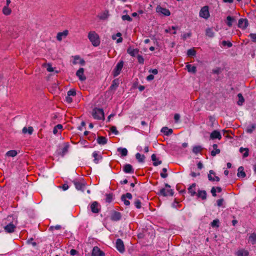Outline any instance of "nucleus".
I'll return each mask as SVG.
<instances>
[{
	"mask_svg": "<svg viewBox=\"0 0 256 256\" xmlns=\"http://www.w3.org/2000/svg\"><path fill=\"white\" fill-rule=\"evenodd\" d=\"M13 219L14 218L12 216H9L7 217L6 220H8L10 222L7 224L6 222H4V224L6 225L4 226V230L8 233H12L14 232L16 228V224L17 222H16L15 224H14Z\"/></svg>",
	"mask_w": 256,
	"mask_h": 256,
	"instance_id": "nucleus-1",
	"label": "nucleus"
},
{
	"mask_svg": "<svg viewBox=\"0 0 256 256\" xmlns=\"http://www.w3.org/2000/svg\"><path fill=\"white\" fill-rule=\"evenodd\" d=\"M88 38L94 46H97L100 44V37L94 31H90L89 32Z\"/></svg>",
	"mask_w": 256,
	"mask_h": 256,
	"instance_id": "nucleus-2",
	"label": "nucleus"
},
{
	"mask_svg": "<svg viewBox=\"0 0 256 256\" xmlns=\"http://www.w3.org/2000/svg\"><path fill=\"white\" fill-rule=\"evenodd\" d=\"M92 115L94 118L97 120H104V112L102 108H95L92 110Z\"/></svg>",
	"mask_w": 256,
	"mask_h": 256,
	"instance_id": "nucleus-3",
	"label": "nucleus"
},
{
	"mask_svg": "<svg viewBox=\"0 0 256 256\" xmlns=\"http://www.w3.org/2000/svg\"><path fill=\"white\" fill-rule=\"evenodd\" d=\"M200 16L205 19H207L210 16L208 8V6L202 7L200 12Z\"/></svg>",
	"mask_w": 256,
	"mask_h": 256,
	"instance_id": "nucleus-4",
	"label": "nucleus"
},
{
	"mask_svg": "<svg viewBox=\"0 0 256 256\" xmlns=\"http://www.w3.org/2000/svg\"><path fill=\"white\" fill-rule=\"evenodd\" d=\"M116 249L121 253H122L124 252V242L122 240L118 238L116 240Z\"/></svg>",
	"mask_w": 256,
	"mask_h": 256,
	"instance_id": "nucleus-5",
	"label": "nucleus"
},
{
	"mask_svg": "<svg viewBox=\"0 0 256 256\" xmlns=\"http://www.w3.org/2000/svg\"><path fill=\"white\" fill-rule=\"evenodd\" d=\"M123 66V61H120L117 64L113 72L114 76H116L120 74Z\"/></svg>",
	"mask_w": 256,
	"mask_h": 256,
	"instance_id": "nucleus-6",
	"label": "nucleus"
},
{
	"mask_svg": "<svg viewBox=\"0 0 256 256\" xmlns=\"http://www.w3.org/2000/svg\"><path fill=\"white\" fill-rule=\"evenodd\" d=\"M90 208L93 213H98L100 210V206L97 202H94Z\"/></svg>",
	"mask_w": 256,
	"mask_h": 256,
	"instance_id": "nucleus-7",
	"label": "nucleus"
},
{
	"mask_svg": "<svg viewBox=\"0 0 256 256\" xmlns=\"http://www.w3.org/2000/svg\"><path fill=\"white\" fill-rule=\"evenodd\" d=\"M208 180L212 182H219L220 180V178L216 176L215 172L212 170H210L209 171V174H208Z\"/></svg>",
	"mask_w": 256,
	"mask_h": 256,
	"instance_id": "nucleus-8",
	"label": "nucleus"
},
{
	"mask_svg": "<svg viewBox=\"0 0 256 256\" xmlns=\"http://www.w3.org/2000/svg\"><path fill=\"white\" fill-rule=\"evenodd\" d=\"M92 256H105V254L98 246H94L92 250Z\"/></svg>",
	"mask_w": 256,
	"mask_h": 256,
	"instance_id": "nucleus-9",
	"label": "nucleus"
},
{
	"mask_svg": "<svg viewBox=\"0 0 256 256\" xmlns=\"http://www.w3.org/2000/svg\"><path fill=\"white\" fill-rule=\"evenodd\" d=\"M84 68H80L79 70L76 72V75L79 78V80L81 81H84L86 80V76H84Z\"/></svg>",
	"mask_w": 256,
	"mask_h": 256,
	"instance_id": "nucleus-10",
	"label": "nucleus"
},
{
	"mask_svg": "<svg viewBox=\"0 0 256 256\" xmlns=\"http://www.w3.org/2000/svg\"><path fill=\"white\" fill-rule=\"evenodd\" d=\"M156 12L162 14L164 15L168 16L170 15V12L168 9L163 8L160 6L156 8Z\"/></svg>",
	"mask_w": 256,
	"mask_h": 256,
	"instance_id": "nucleus-11",
	"label": "nucleus"
},
{
	"mask_svg": "<svg viewBox=\"0 0 256 256\" xmlns=\"http://www.w3.org/2000/svg\"><path fill=\"white\" fill-rule=\"evenodd\" d=\"M248 26V20L246 19L240 18L238 20V26L245 29Z\"/></svg>",
	"mask_w": 256,
	"mask_h": 256,
	"instance_id": "nucleus-12",
	"label": "nucleus"
},
{
	"mask_svg": "<svg viewBox=\"0 0 256 256\" xmlns=\"http://www.w3.org/2000/svg\"><path fill=\"white\" fill-rule=\"evenodd\" d=\"M110 218L114 221L119 220L121 218V214L120 212L114 211L112 214Z\"/></svg>",
	"mask_w": 256,
	"mask_h": 256,
	"instance_id": "nucleus-13",
	"label": "nucleus"
},
{
	"mask_svg": "<svg viewBox=\"0 0 256 256\" xmlns=\"http://www.w3.org/2000/svg\"><path fill=\"white\" fill-rule=\"evenodd\" d=\"M68 34V30H64L62 32H58L56 36V38L58 40L61 41L63 38H65Z\"/></svg>",
	"mask_w": 256,
	"mask_h": 256,
	"instance_id": "nucleus-14",
	"label": "nucleus"
},
{
	"mask_svg": "<svg viewBox=\"0 0 256 256\" xmlns=\"http://www.w3.org/2000/svg\"><path fill=\"white\" fill-rule=\"evenodd\" d=\"M74 183L77 190H81L82 192L86 188V185L84 184L77 181H74Z\"/></svg>",
	"mask_w": 256,
	"mask_h": 256,
	"instance_id": "nucleus-15",
	"label": "nucleus"
},
{
	"mask_svg": "<svg viewBox=\"0 0 256 256\" xmlns=\"http://www.w3.org/2000/svg\"><path fill=\"white\" fill-rule=\"evenodd\" d=\"M210 138L211 139L218 138L220 140L222 136L219 132L217 130H214L211 133Z\"/></svg>",
	"mask_w": 256,
	"mask_h": 256,
	"instance_id": "nucleus-16",
	"label": "nucleus"
},
{
	"mask_svg": "<svg viewBox=\"0 0 256 256\" xmlns=\"http://www.w3.org/2000/svg\"><path fill=\"white\" fill-rule=\"evenodd\" d=\"M74 60L73 62V64H78V60H80L79 64H80L82 66H84L85 64V61L83 60L80 58V57L78 56H74Z\"/></svg>",
	"mask_w": 256,
	"mask_h": 256,
	"instance_id": "nucleus-17",
	"label": "nucleus"
},
{
	"mask_svg": "<svg viewBox=\"0 0 256 256\" xmlns=\"http://www.w3.org/2000/svg\"><path fill=\"white\" fill-rule=\"evenodd\" d=\"M124 171L126 173H132L134 172V170L132 165L130 164H126L124 166Z\"/></svg>",
	"mask_w": 256,
	"mask_h": 256,
	"instance_id": "nucleus-18",
	"label": "nucleus"
},
{
	"mask_svg": "<svg viewBox=\"0 0 256 256\" xmlns=\"http://www.w3.org/2000/svg\"><path fill=\"white\" fill-rule=\"evenodd\" d=\"M119 84V80L118 79H115L112 81V83L110 88V90H115L118 87Z\"/></svg>",
	"mask_w": 256,
	"mask_h": 256,
	"instance_id": "nucleus-19",
	"label": "nucleus"
},
{
	"mask_svg": "<svg viewBox=\"0 0 256 256\" xmlns=\"http://www.w3.org/2000/svg\"><path fill=\"white\" fill-rule=\"evenodd\" d=\"M152 160L154 162L153 165L154 166H158V165L160 164L162 162L161 160H159L157 159L155 154H152Z\"/></svg>",
	"mask_w": 256,
	"mask_h": 256,
	"instance_id": "nucleus-20",
	"label": "nucleus"
},
{
	"mask_svg": "<svg viewBox=\"0 0 256 256\" xmlns=\"http://www.w3.org/2000/svg\"><path fill=\"white\" fill-rule=\"evenodd\" d=\"M97 142L100 144H105L107 143V138L102 136H98L97 138Z\"/></svg>",
	"mask_w": 256,
	"mask_h": 256,
	"instance_id": "nucleus-21",
	"label": "nucleus"
},
{
	"mask_svg": "<svg viewBox=\"0 0 256 256\" xmlns=\"http://www.w3.org/2000/svg\"><path fill=\"white\" fill-rule=\"evenodd\" d=\"M248 242L252 244H254L256 243V233H252L250 236Z\"/></svg>",
	"mask_w": 256,
	"mask_h": 256,
	"instance_id": "nucleus-22",
	"label": "nucleus"
},
{
	"mask_svg": "<svg viewBox=\"0 0 256 256\" xmlns=\"http://www.w3.org/2000/svg\"><path fill=\"white\" fill-rule=\"evenodd\" d=\"M244 168L242 166H240L238 168V177L244 178L246 176L245 172L244 170Z\"/></svg>",
	"mask_w": 256,
	"mask_h": 256,
	"instance_id": "nucleus-23",
	"label": "nucleus"
},
{
	"mask_svg": "<svg viewBox=\"0 0 256 256\" xmlns=\"http://www.w3.org/2000/svg\"><path fill=\"white\" fill-rule=\"evenodd\" d=\"M196 186V184L195 183L192 184L188 189L189 192L191 194V196H194L196 194V192L195 190Z\"/></svg>",
	"mask_w": 256,
	"mask_h": 256,
	"instance_id": "nucleus-24",
	"label": "nucleus"
},
{
	"mask_svg": "<svg viewBox=\"0 0 256 256\" xmlns=\"http://www.w3.org/2000/svg\"><path fill=\"white\" fill-rule=\"evenodd\" d=\"M212 147H213L214 150H213L211 152V155L212 156H216V154H218L220 153V150L217 148L218 146L216 144H214L212 146Z\"/></svg>",
	"mask_w": 256,
	"mask_h": 256,
	"instance_id": "nucleus-25",
	"label": "nucleus"
},
{
	"mask_svg": "<svg viewBox=\"0 0 256 256\" xmlns=\"http://www.w3.org/2000/svg\"><path fill=\"white\" fill-rule=\"evenodd\" d=\"M197 196L198 197L202 198V199L203 200L206 198V192L205 190H198Z\"/></svg>",
	"mask_w": 256,
	"mask_h": 256,
	"instance_id": "nucleus-26",
	"label": "nucleus"
},
{
	"mask_svg": "<svg viewBox=\"0 0 256 256\" xmlns=\"http://www.w3.org/2000/svg\"><path fill=\"white\" fill-rule=\"evenodd\" d=\"M206 34L209 38H213L214 36V32L212 28H208L206 30Z\"/></svg>",
	"mask_w": 256,
	"mask_h": 256,
	"instance_id": "nucleus-27",
	"label": "nucleus"
},
{
	"mask_svg": "<svg viewBox=\"0 0 256 256\" xmlns=\"http://www.w3.org/2000/svg\"><path fill=\"white\" fill-rule=\"evenodd\" d=\"M161 131L166 136H169L172 133V130L167 127L162 128Z\"/></svg>",
	"mask_w": 256,
	"mask_h": 256,
	"instance_id": "nucleus-28",
	"label": "nucleus"
},
{
	"mask_svg": "<svg viewBox=\"0 0 256 256\" xmlns=\"http://www.w3.org/2000/svg\"><path fill=\"white\" fill-rule=\"evenodd\" d=\"M34 131V128L32 126H29L28 128L24 127L22 128V132L24 134L28 133L29 134H32Z\"/></svg>",
	"mask_w": 256,
	"mask_h": 256,
	"instance_id": "nucleus-29",
	"label": "nucleus"
},
{
	"mask_svg": "<svg viewBox=\"0 0 256 256\" xmlns=\"http://www.w3.org/2000/svg\"><path fill=\"white\" fill-rule=\"evenodd\" d=\"M136 158L140 162H144V161L145 156L140 153H137L136 154Z\"/></svg>",
	"mask_w": 256,
	"mask_h": 256,
	"instance_id": "nucleus-30",
	"label": "nucleus"
},
{
	"mask_svg": "<svg viewBox=\"0 0 256 256\" xmlns=\"http://www.w3.org/2000/svg\"><path fill=\"white\" fill-rule=\"evenodd\" d=\"M248 148H240V152H241V153H243L244 152L243 154V157L244 158H246L247 156H248Z\"/></svg>",
	"mask_w": 256,
	"mask_h": 256,
	"instance_id": "nucleus-31",
	"label": "nucleus"
},
{
	"mask_svg": "<svg viewBox=\"0 0 256 256\" xmlns=\"http://www.w3.org/2000/svg\"><path fill=\"white\" fill-rule=\"evenodd\" d=\"M118 151L120 153L122 156H125L128 154V150L126 148H119Z\"/></svg>",
	"mask_w": 256,
	"mask_h": 256,
	"instance_id": "nucleus-32",
	"label": "nucleus"
},
{
	"mask_svg": "<svg viewBox=\"0 0 256 256\" xmlns=\"http://www.w3.org/2000/svg\"><path fill=\"white\" fill-rule=\"evenodd\" d=\"M12 10L8 6H6L4 7L2 9V12L6 16L10 15L11 14Z\"/></svg>",
	"mask_w": 256,
	"mask_h": 256,
	"instance_id": "nucleus-33",
	"label": "nucleus"
},
{
	"mask_svg": "<svg viewBox=\"0 0 256 256\" xmlns=\"http://www.w3.org/2000/svg\"><path fill=\"white\" fill-rule=\"evenodd\" d=\"M186 67L188 72H190L194 74L196 73V67L195 66H192L190 64H188Z\"/></svg>",
	"mask_w": 256,
	"mask_h": 256,
	"instance_id": "nucleus-34",
	"label": "nucleus"
},
{
	"mask_svg": "<svg viewBox=\"0 0 256 256\" xmlns=\"http://www.w3.org/2000/svg\"><path fill=\"white\" fill-rule=\"evenodd\" d=\"M256 124H252L250 126H248L246 129V132L248 133L251 134L252 132L256 128Z\"/></svg>",
	"mask_w": 256,
	"mask_h": 256,
	"instance_id": "nucleus-35",
	"label": "nucleus"
},
{
	"mask_svg": "<svg viewBox=\"0 0 256 256\" xmlns=\"http://www.w3.org/2000/svg\"><path fill=\"white\" fill-rule=\"evenodd\" d=\"M238 104L242 106L244 102V98L241 94H238Z\"/></svg>",
	"mask_w": 256,
	"mask_h": 256,
	"instance_id": "nucleus-36",
	"label": "nucleus"
},
{
	"mask_svg": "<svg viewBox=\"0 0 256 256\" xmlns=\"http://www.w3.org/2000/svg\"><path fill=\"white\" fill-rule=\"evenodd\" d=\"M16 154H17V152L16 150H9L6 154V155L7 156H12V157L16 156Z\"/></svg>",
	"mask_w": 256,
	"mask_h": 256,
	"instance_id": "nucleus-37",
	"label": "nucleus"
},
{
	"mask_svg": "<svg viewBox=\"0 0 256 256\" xmlns=\"http://www.w3.org/2000/svg\"><path fill=\"white\" fill-rule=\"evenodd\" d=\"M248 254V252L246 250H240L238 252L237 256H247Z\"/></svg>",
	"mask_w": 256,
	"mask_h": 256,
	"instance_id": "nucleus-38",
	"label": "nucleus"
},
{
	"mask_svg": "<svg viewBox=\"0 0 256 256\" xmlns=\"http://www.w3.org/2000/svg\"><path fill=\"white\" fill-rule=\"evenodd\" d=\"M202 150V148L200 146H195L192 149V152L194 153L197 154L198 153L200 152Z\"/></svg>",
	"mask_w": 256,
	"mask_h": 256,
	"instance_id": "nucleus-39",
	"label": "nucleus"
},
{
	"mask_svg": "<svg viewBox=\"0 0 256 256\" xmlns=\"http://www.w3.org/2000/svg\"><path fill=\"white\" fill-rule=\"evenodd\" d=\"M108 11H104L100 16V18L101 20H105L108 18Z\"/></svg>",
	"mask_w": 256,
	"mask_h": 256,
	"instance_id": "nucleus-40",
	"label": "nucleus"
},
{
	"mask_svg": "<svg viewBox=\"0 0 256 256\" xmlns=\"http://www.w3.org/2000/svg\"><path fill=\"white\" fill-rule=\"evenodd\" d=\"M196 52L194 49H189L187 52V55L188 56H195Z\"/></svg>",
	"mask_w": 256,
	"mask_h": 256,
	"instance_id": "nucleus-41",
	"label": "nucleus"
},
{
	"mask_svg": "<svg viewBox=\"0 0 256 256\" xmlns=\"http://www.w3.org/2000/svg\"><path fill=\"white\" fill-rule=\"evenodd\" d=\"M62 128V124H58L54 126L53 130V133L56 134L58 133V130H61Z\"/></svg>",
	"mask_w": 256,
	"mask_h": 256,
	"instance_id": "nucleus-42",
	"label": "nucleus"
},
{
	"mask_svg": "<svg viewBox=\"0 0 256 256\" xmlns=\"http://www.w3.org/2000/svg\"><path fill=\"white\" fill-rule=\"evenodd\" d=\"M69 146L68 144H66V146L63 148L62 150V152L60 153V155L62 156H64L68 152Z\"/></svg>",
	"mask_w": 256,
	"mask_h": 256,
	"instance_id": "nucleus-43",
	"label": "nucleus"
},
{
	"mask_svg": "<svg viewBox=\"0 0 256 256\" xmlns=\"http://www.w3.org/2000/svg\"><path fill=\"white\" fill-rule=\"evenodd\" d=\"M226 19L228 21L227 22L228 26H232V22L234 20V18L230 16H228Z\"/></svg>",
	"mask_w": 256,
	"mask_h": 256,
	"instance_id": "nucleus-44",
	"label": "nucleus"
},
{
	"mask_svg": "<svg viewBox=\"0 0 256 256\" xmlns=\"http://www.w3.org/2000/svg\"><path fill=\"white\" fill-rule=\"evenodd\" d=\"M112 194H106V201L107 202H110L112 201Z\"/></svg>",
	"mask_w": 256,
	"mask_h": 256,
	"instance_id": "nucleus-45",
	"label": "nucleus"
},
{
	"mask_svg": "<svg viewBox=\"0 0 256 256\" xmlns=\"http://www.w3.org/2000/svg\"><path fill=\"white\" fill-rule=\"evenodd\" d=\"M158 194L162 195L164 196H168V194L166 193V189L164 188H162L160 190Z\"/></svg>",
	"mask_w": 256,
	"mask_h": 256,
	"instance_id": "nucleus-46",
	"label": "nucleus"
},
{
	"mask_svg": "<svg viewBox=\"0 0 256 256\" xmlns=\"http://www.w3.org/2000/svg\"><path fill=\"white\" fill-rule=\"evenodd\" d=\"M222 44L224 46H227L228 48H230L232 46V44L230 42L224 40L222 42Z\"/></svg>",
	"mask_w": 256,
	"mask_h": 256,
	"instance_id": "nucleus-47",
	"label": "nucleus"
},
{
	"mask_svg": "<svg viewBox=\"0 0 256 256\" xmlns=\"http://www.w3.org/2000/svg\"><path fill=\"white\" fill-rule=\"evenodd\" d=\"M92 156L94 158V162L96 164H98V158H97L98 156V154L96 152H94L92 154Z\"/></svg>",
	"mask_w": 256,
	"mask_h": 256,
	"instance_id": "nucleus-48",
	"label": "nucleus"
},
{
	"mask_svg": "<svg viewBox=\"0 0 256 256\" xmlns=\"http://www.w3.org/2000/svg\"><path fill=\"white\" fill-rule=\"evenodd\" d=\"M76 95V92L74 90H70L68 92V96H74Z\"/></svg>",
	"mask_w": 256,
	"mask_h": 256,
	"instance_id": "nucleus-49",
	"label": "nucleus"
},
{
	"mask_svg": "<svg viewBox=\"0 0 256 256\" xmlns=\"http://www.w3.org/2000/svg\"><path fill=\"white\" fill-rule=\"evenodd\" d=\"M134 205L137 208H141V202L139 200H136L134 202Z\"/></svg>",
	"mask_w": 256,
	"mask_h": 256,
	"instance_id": "nucleus-50",
	"label": "nucleus"
},
{
	"mask_svg": "<svg viewBox=\"0 0 256 256\" xmlns=\"http://www.w3.org/2000/svg\"><path fill=\"white\" fill-rule=\"evenodd\" d=\"M218 223H219L218 220H214L212 222L211 225L212 227H215V226L218 227L219 226L218 224Z\"/></svg>",
	"mask_w": 256,
	"mask_h": 256,
	"instance_id": "nucleus-51",
	"label": "nucleus"
},
{
	"mask_svg": "<svg viewBox=\"0 0 256 256\" xmlns=\"http://www.w3.org/2000/svg\"><path fill=\"white\" fill-rule=\"evenodd\" d=\"M249 36L254 42L256 43V34H250Z\"/></svg>",
	"mask_w": 256,
	"mask_h": 256,
	"instance_id": "nucleus-52",
	"label": "nucleus"
},
{
	"mask_svg": "<svg viewBox=\"0 0 256 256\" xmlns=\"http://www.w3.org/2000/svg\"><path fill=\"white\" fill-rule=\"evenodd\" d=\"M162 171L164 172V173L160 174V176L163 178H166L168 176V174L166 173L167 172V169L166 168H163Z\"/></svg>",
	"mask_w": 256,
	"mask_h": 256,
	"instance_id": "nucleus-53",
	"label": "nucleus"
},
{
	"mask_svg": "<svg viewBox=\"0 0 256 256\" xmlns=\"http://www.w3.org/2000/svg\"><path fill=\"white\" fill-rule=\"evenodd\" d=\"M138 60L139 63L143 64L144 62V58L143 57L139 54L137 55Z\"/></svg>",
	"mask_w": 256,
	"mask_h": 256,
	"instance_id": "nucleus-54",
	"label": "nucleus"
},
{
	"mask_svg": "<svg viewBox=\"0 0 256 256\" xmlns=\"http://www.w3.org/2000/svg\"><path fill=\"white\" fill-rule=\"evenodd\" d=\"M122 19L124 20H127L130 22L132 20V18L130 16L128 15V14L122 16Z\"/></svg>",
	"mask_w": 256,
	"mask_h": 256,
	"instance_id": "nucleus-55",
	"label": "nucleus"
},
{
	"mask_svg": "<svg viewBox=\"0 0 256 256\" xmlns=\"http://www.w3.org/2000/svg\"><path fill=\"white\" fill-rule=\"evenodd\" d=\"M121 200L124 202L125 205L129 206L130 204V202L128 200H126L124 196H121Z\"/></svg>",
	"mask_w": 256,
	"mask_h": 256,
	"instance_id": "nucleus-56",
	"label": "nucleus"
},
{
	"mask_svg": "<svg viewBox=\"0 0 256 256\" xmlns=\"http://www.w3.org/2000/svg\"><path fill=\"white\" fill-rule=\"evenodd\" d=\"M116 36H118V37H120L116 40V42L118 43H120V42H122V38L121 37L122 36V34L120 32H118L116 34Z\"/></svg>",
	"mask_w": 256,
	"mask_h": 256,
	"instance_id": "nucleus-57",
	"label": "nucleus"
},
{
	"mask_svg": "<svg viewBox=\"0 0 256 256\" xmlns=\"http://www.w3.org/2000/svg\"><path fill=\"white\" fill-rule=\"evenodd\" d=\"M139 52V50L138 48L134 49L131 53L130 56H135L136 54L138 55Z\"/></svg>",
	"mask_w": 256,
	"mask_h": 256,
	"instance_id": "nucleus-58",
	"label": "nucleus"
},
{
	"mask_svg": "<svg viewBox=\"0 0 256 256\" xmlns=\"http://www.w3.org/2000/svg\"><path fill=\"white\" fill-rule=\"evenodd\" d=\"M110 131L114 133L115 134H118V132L115 126H112L110 128Z\"/></svg>",
	"mask_w": 256,
	"mask_h": 256,
	"instance_id": "nucleus-59",
	"label": "nucleus"
},
{
	"mask_svg": "<svg viewBox=\"0 0 256 256\" xmlns=\"http://www.w3.org/2000/svg\"><path fill=\"white\" fill-rule=\"evenodd\" d=\"M61 228V226L60 225H56V226H51L50 228V230H53L54 229L56 230H60Z\"/></svg>",
	"mask_w": 256,
	"mask_h": 256,
	"instance_id": "nucleus-60",
	"label": "nucleus"
},
{
	"mask_svg": "<svg viewBox=\"0 0 256 256\" xmlns=\"http://www.w3.org/2000/svg\"><path fill=\"white\" fill-rule=\"evenodd\" d=\"M46 70L48 72H52L54 71V68L52 67L51 64H46Z\"/></svg>",
	"mask_w": 256,
	"mask_h": 256,
	"instance_id": "nucleus-61",
	"label": "nucleus"
},
{
	"mask_svg": "<svg viewBox=\"0 0 256 256\" xmlns=\"http://www.w3.org/2000/svg\"><path fill=\"white\" fill-rule=\"evenodd\" d=\"M174 119L176 122H178L180 119V115L178 114H176L174 116Z\"/></svg>",
	"mask_w": 256,
	"mask_h": 256,
	"instance_id": "nucleus-62",
	"label": "nucleus"
},
{
	"mask_svg": "<svg viewBox=\"0 0 256 256\" xmlns=\"http://www.w3.org/2000/svg\"><path fill=\"white\" fill-rule=\"evenodd\" d=\"M122 196H124L126 198H128L130 200L132 198V195L130 193L128 192L125 194H122Z\"/></svg>",
	"mask_w": 256,
	"mask_h": 256,
	"instance_id": "nucleus-63",
	"label": "nucleus"
},
{
	"mask_svg": "<svg viewBox=\"0 0 256 256\" xmlns=\"http://www.w3.org/2000/svg\"><path fill=\"white\" fill-rule=\"evenodd\" d=\"M224 201V200L223 198H220V199L217 200L216 202H217L218 206H222V205Z\"/></svg>",
	"mask_w": 256,
	"mask_h": 256,
	"instance_id": "nucleus-64",
	"label": "nucleus"
}]
</instances>
